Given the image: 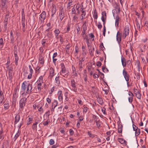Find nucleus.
I'll list each match as a JSON object with an SVG mask.
<instances>
[{"label": "nucleus", "instance_id": "f257e3e1", "mask_svg": "<svg viewBox=\"0 0 148 148\" xmlns=\"http://www.w3.org/2000/svg\"><path fill=\"white\" fill-rule=\"evenodd\" d=\"M60 66L62 70L60 73V74L64 77H65L66 76H67L69 75V72L66 70L64 63H61Z\"/></svg>", "mask_w": 148, "mask_h": 148}, {"label": "nucleus", "instance_id": "f03ea898", "mask_svg": "<svg viewBox=\"0 0 148 148\" xmlns=\"http://www.w3.org/2000/svg\"><path fill=\"white\" fill-rule=\"evenodd\" d=\"M27 98L22 97L19 101V106L20 108L23 109V108L25 106V103L27 102V98Z\"/></svg>", "mask_w": 148, "mask_h": 148}, {"label": "nucleus", "instance_id": "7ed1b4c3", "mask_svg": "<svg viewBox=\"0 0 148 148\" xmlns=\"http://www.w3.org/2000/svg\"><path fill=\"white\" fill-rule=\"evenodd\" d=\"M58 16L59 17V19L61 21L65 17V16L64 12V8L63 7L61 6L59 8V12L58 15Z\"/></svg>", "mask_w": 148, "mask_h": 148}, {"label": "nucleus", "instance_id": "20e7f679", "mask_svg": "<svg viewBox=\"0 0 148 148\" xmlns=\"http://www.w3.org/2000/svg\"><path fill=\"white\" fill-rule=\"evenodd\" d=\"M6 2L4 0H0V8L2 11L4 12L7 8Z\"/></svg>", "mask_w": 148, "mask_h": 148}, {"label": "nucleus", "instance_id": "39448f33", "mask_svg": "<svg viewBox=\"0 0 148 148\" xmlns=\"http://www.w3.org/2000/svg\"><path fill=\"white\" fill-rule=\"evenodd\" d=\"M129 28L128 25L125 26L123 33V37L124 39L128 35L129 32Z\"/></svg>", "mask_w": 148, "mask_h": 148}, {"label": "nucleus", "instance_id": "423d86ee", "mask_svg": "<svg viewBox=\"0 0 148 148\" xmlns=\"http://www.w3.org/2000/svg\"><path fill=\"white\" fill-rule=\"evenodd\" d=\"M46 13L45 11H43L40 15L39 19L41 23L44 22L46 17Z\"/></svg>", "mask_w": 148, "mask_h": 148}, {"label": "nucleus", "instance_id": "0eeeda50", "mask_svg": "<svg viewBox=\"0 0 148 148\" xmlns=\"http://www.w3.org/2000/svg\"><path fill=\"white\" fill-rule=\"evenodd\" d=\"M123 74L126 81L127 82H128L129 79L130 75L125 69L123 70Z\"/></svg>", "mask_w": 148, "mask_h": 148}, {"label": "nucleus", "instance_id": "6e6552de", "mask_svg": "<svg viewBox=\"0 0 148 148\" xmlns=\"http://www.w3.org/2000/svg\"><path fill=\"white\" fill-rule=\"evenodd\" d=\"M49 77L51 79H52L53 77L55 75L54 70L52 67H51L49 68Z\"/></svg>", "mask_w": 148, "mask_h": 148}, {"label": "nucleus", "instance_id": "1a4fd4ad", "mask_svg": "<svg viewBox=\"0 0 148 148\" xmlns=\"http://www.w3.org/2000/svg\"><path fill=\"white\" fill-rule=\"evenodd\" d=\"M12 72L13 68L12 67H10L8 71V77L9 80L11 81L13 77Z\"/></svg>", "mask_w": 148, "mask_h": 148}, {"label": "nucleus", "instance_id": "9d476101", "mask_svg": "<svg viewBox=\"0 0 148 148\" xmlns=\"http://www.w3.org/2000/svg\"><path fill=\"white\" fill-rule=\"evenodd\" d=\"M29 69L30 73H29V74L28 75L27 78L28 79H30L32 78V74L33 73L34 71L32 68V66L31 65H29Z\"/></svg>", "mask_w": 148, "mask_h": 148}, {"label": "nucleus", "instance_id": "9b49d317", "mask_svg": "<svg viewBox=\"0 0 148 148\" xmlns=\"http://www.w3.org/2000/svg\"><path fill=\"white\" fill-rule=\"evenodd\" d=\"M25 18L23 17V18H22L21 20V25H22V30L23 32H24L25 31Z\"/></svg>", "mask_w": 148, "mask_h": 148}, {"label": "nucleus", "instance_id": "f8f14e48", "mask_svg": "<svg viewBox=\"0 0 148 148\" xmlns=\"http://www.w3.org/2000/svg\"><path fill=\"white\" fill-rule=\"evenodd\" d=\"M122 34L121 33L118 32L116 35V40L119 43L121 41Z\"/></svg>", "mask_w": 148, "mask_h": 148}, {"label": "nucleus", "instance_id": "ddd939ff", "mask_svg": "<svg viewBox=\"0 0 148 148\" xmlns=\"http://www.w3.org/2000/svg\"><path fill=\"white\" fill-rule=\"evenodd\" d=\"M118 124V131L119 133H121L122 132L123 125L122 124H120V122H117Z\"/></svg>", "mask_w": 148, "mask_h": 148}, {"label": "nucleus", "instance_id": "4468645a", "mask_svg": "<svg viewBox=\"0 0 148 148\" xmlns=\"http://www.w3.org/2000/svg\"><path fill=\"white\" fill-rule=\"evenodd\" d=\"M58 99L60 101H62L63 96L62 92L61 90L59 91L58 93Z\"/></svg>", "mask_w": 148, "mask_h": 148}, {"label": "nucleus", "instance_id": "2eb2a0df", "mask_svg": "<svg viewBox=\"0 0 148 148\" xmlns=\"http://www.w3.org/2000/svg\"><path fill=\"white\" fill-rule=\"evenodd\" d=\"M120 18L118 15L116 16L115 17V25L116 27H118L119 24V21Z\"/></svg>", "mask_w": 148, "mask_h": 148}, {"label": "nucleus", "instance_id": "dca6fc26", "mask_svg": "<svg viewBox=\"0 0 148 148\" xmlns=\"http://www.w3.org/2000/svg\"><path fill=\"white\" fill-rule=\"evenodd\" d=\"M27 83L26 81L24 82L22 84L21 86V89L22 90H23L24 91H25L27 87V85H26V84Z\"/></svg>", "mask_w": 148, "mask_h": 148}, {"label": "nucleus", "instance_id": "f3484780", "mask_svg": "<svg viewBox=\"0 0 148 148\" xmlns=\"http://www.w3.org/2000/svg\"><path fill=\"white\" fill-rule=\"evenodd\" d=\"M32 84L31 83H29L28 86H27V91L29 92H32Z\"/></svg>", "mask_w": 148, "mask_h": 148}, {"label": "nucleus", "instance_id": "a211bd4d", "mask_svg": "<svg viewBox=\"0 0 148 148\" xmlns=\"http://www.w3.org/2000/svg\"><path fill=\"white\" fill-rule=\"evenodd\" d=\"M58 103V102L56 100H54L53 102L52 103L51 106L52 109L53 110V111H54L55 108L57 106Z\"/></svg>", "mask_w": 148, "mask_h": 148}, {"label": "nucleus", "instance_id": "6ab92c4d", "mask_svg": "<svg viewBox=\"0 0 148 148\" xmlns=\"http://www.w3.org/2000/svg\"><path fill=\"white\" fill-rule=\"evenodd\" d=\"M121 61L123 66L124 67L126 66V60L125 58L123 57V56L121 57Z\"/></svg>", "mask_w": 148, "mask_h": 148}, {"label": "nucleus", "instance_id": "aec40b11", "mask_svg": "<svg viewBox=\"0 0 148 148\" xmlns=\"http://www.w3.org/2000/svg\"><path fill=\"white\" fill-rule=\"evenodd\" d=\"M118 140L122 144H125L126 145L127 144V142L123 138H118Z\"/></svg>", "mask_w": 148, "mask_h": 148}, {"label": "nucleus", "instance_id": "412c9836", "mask_svg": "<svg viewBox=\"0 0 148 148\" xmlns=\"http://www.w3.org/2000/svg\"><path fill=\"white\" fill-rule=\"evenodd\" d=\"M20 119V116L18 114H17L16 115L15 117V121L14 122V124H16L18 122Z\"/></svg>", "mask_w": 148, "mask_h": 148}, {"label": "nucleus", "instance_id": "4be33fe9", "mask_svg": "<svg viewBox=\"0 0 148 148\" xmlns=\"http://www.w3.org/2000/svg\"><path fill=\"white\" fill-rule=\"evenodd\" d=\"M38 123L37 121H35V123H33L32 125V129L33 130H37V125Z\"/></svg>", "mask_w": 148, "mask_h": 148}, {"label": "nucleus", "instance_id": "5701e85b", "mask_svg": "<svg viewBox=\"0 0 148 148\" xmlns=\"http://www.w3.org/2000/svg\"><path fill=\"white\" fill-rule=\"evenodd\" d=\"M51 12L52 14H54L56 11V5H53L52 8L51 9Z\"/></svg>", "mask_w": 148, "mask_h": 148}, {"label": "nucleus", "instance_id": "b1692460", "mask_svg": "<svg viewBox=\"0 0 148 148\" xmlns=\"http://www.w3.org/2000/svg\"><path fill=\"white\" fill-rule=\"evenodd\" d=\"M86 31H82L81 35L82 36V38L84 39H85L87 38L88 37V36L85 34Z\"/></svg>", "mask_w": 148, "mask_h": 148}, {"label": "nucleus", "instance_id": "393cba45", "mask_svg": "<svg viewBox=\"0 0 148 148\" xmlns=\"http://www.w3.org/2000/svg\"><path fill=\"white\" fill-rule=\"evenodd\" d=\"M43 57L42 55H40L39 56V60L40 63L41 64H43L44 63V60H43Z\"/></svg>", "mask_w": 148, "mask_h": 148}, {"label": "nucleus", "instance_id": "a878e982", "mask_svg": "<svg viewBox=\"0 0 148 148\" xmlns=\"http://www.w3.org/2000/svg\"><path fill=\"white\" fill-rule=\"evenodd\" d=\"M14 56L15 59V63L16 66L18 65V57L16 53H14Z\"/></svg>", "mask_w": 148, "mask_h": 148}, {"label": "nucleus", "instance_id": "bb28decb", "mask_svg": "<svg viewBox=\"0 0 148 148\" xmlns=\"http://www.w3.org/2000/svg\"><path fill=\"white\" fill-rule=\"evenodd\" d=\"M82 27L83 28V30L82 31H86L87 29V22L86 21H85L82 26Z\"/></svg>", "mask_w": 148, "mask_h": 148}, {"label": "nucleus", "instance_id": "cd10ccee", "mask_svg": "<svg viewBox=\"0 0 148 148\" xmlns=\"http://www.w3.org/2000/svg\"><path fill=\"white\" fill-rule=\"evenodd\" d=\"M136 97L138 99H140L141 98V94L140 93L139 91H137L135 94Z\"/></svg>", "mask_w": 148, "mask_h": 148}, {"label": "nucleus", "instance_id": "c85d7f7f", "mask_svg": "<svg viewBox=\"0 0 148 148\" xmlns=\"http://www.w3.org/2000/svg\"><path fill=\"white\" fill-rule=\"evenodd\" d=\"M93 17L94 18L97 19L98 17L97 13V12L96 10H94V13L93 14Z\"/></svg>", "mask_w": 148, "mask_h": 148}, {"label": "nucleus", "instance_id": "c756f323", "mask_svg": "<svg viewBox=\"0 0 148 148\" xmlns=\"http://www.w3.org/2000/svg\"><path fill=\"white\" fill-rule=\"evenodd\" d=\"M4 44L3 39L1 38L0 39V48H2L3 47Z\"/></svg>", "mask_w": 148, "mask_h": 148}, {"label": "nucleus", "instance_id": "7c9ffc66", "mask_svg": "<svg viewBox=\"0 0 148 148\" xmlns=\"http://www.w3.org/2000/svg\"><path fill=\"white\" fill-rule=\"evenodd\" d=\"M81 11L82 12V14L81 15V16L82 17V18L81 19H83L85 17V16L86 14V13L85 11L82 10Z\"/></svg>", "mask_w": 148, "mask_h": 148}, {"label": "nucleus", "instance_id": "2f4dec72", "mask_svg": "<svg viewBox=\"0 0 148 148\" xmlns=\"http://www.w3.org/2000/svg\"><path fill=\"white\" fill-rule=\"evenodd\" d=\"M69 47H68V45H66L65 47V50L66 53L68 54L69 55Z\"/></svg>", "mask_w": 148, "mask_h": 148}, {"label": "nucleus", "instance_id": "473e14b6", "mask_svg": "<svg viewBox=\"0 0 148 148\" xmlns=\"http://www.w3.org/2000/svg\"><path fill=\"white\" fill-rule=\"evenodd\" d=\"M135 21L136 22V26L138 29L140 30V25L139 23H138V20L136 18L135 20Z\"/></svg>", "mask_w": 148, "mask_h": 148}, {"label": "nucleus", "instance_id": "72a5a7b5", "mask_svg": "<svg viewBox=\"0 0 148 148\" xmlns=\"http://www.w3.org/2000/svg\"><path fill=\"white\" fill-rule=\"evenodd\" d=\"M55 80L56 81V83L58 85L60 84L59 76L56 77Z\"/></svg>", "mask_w": 148, "mask_h": 148}, {"label": "nucleus", "instance_id": "f704fd0d", "mask_svg": "<svg viewBox=\"0 0 148 148\" xmlns=\"http://www.w3.org/2000/svg\"><path fill=\"white\" fill-rule=\"evenodd\" d=\"M140 130L139 128H138L137 130L136 131L135 134V136H137L138 135H139L140 134Z\"/></svg>", "mask_w": 148, "mask_h": 148}, {"label": "nucleus", "instance_id": "c9c22d12", "mask_svg": "<svg viewBox=\"0 0 148 148\" xmlns=\"http://www.w3.org/2000/svg\"><path fill=\"white\" fill-rule=\"evenodd\" d=\"M32 120V117H29L28 120L27 121V124L29 125L31 123V121Z\"/></svg>", "mask_w": 148, "mask_h": 148}, {"label": "nucleus", "instance_id": "e433bc0d", "mask_svg": "<svg viewBox=\"0 0 148 148\" xmlns=\"http://www.w3.org/2000/svg\"><path fill=\"white\" fill-rule=\"evenodd\" d=\"M20 134L19 131H18L15 134V136L14 138V140H15L18 137Z\"/></svg>", "mask_w": 148, "mask_h": 148}, {"label": "nucleus", "instance_id": "4c0bfd02", "mask_svg": "<svg viewBox=\"0 0 148 148\" xmlns=\"http://www.w3.org/2000/svg\"><path fill=\"white\" fill-rule=\"evenodd\" d=\"M71 85L72 86H76L75 82L74 80L73 79H71Z\"/></svg>", "mask_w": 148, "mask_h": 148}, {"label": "nucleus", "instance_id": "58836bf2", "mask_svg": "<svg viewBox=\"0 0 148 148\" xmlns=\"http://www.w3.org/2000/svg\"><path fill=\"white\" fill-rule=\"evenodd\" d=\"M87 134L91 138H93L95 137V135L93 134H92L91 132L90 131H88L87 132Z\"/></svg>", "mask_w": 148, "mask_h": 148}, {"label": "nucleus", "instance_id": "ea45409f", "mask_svg": "<svg viewBox=\"0 0 148 148\" xmlns=\"http://www.w3.org/2000/svg\"><path fill=\"white\" fill-rule=\"evenodd\" d=\"M28 92L27 91H26V92L24 91V92L22 94V97H25L27 96V94L28 93Z\"/></svg>", "mask_w": 148, "mask_h": 148}, {"label": "nucleus", "instance_id": "a19ab883", "mask_svg": "<svg viewBox=\"0 0 148 148\" xmlns=\"http://www.w3.org/2000/svg\"><path fill=\"white\" fill-rule=\"evenodd\" d=\"M68 93L67 92H66L64 94V95L65 97V99L67 101H69V99L68 97Z\"/></svg>", "mask_w": 148, "mask_h": 148}, {"label": "nucleus", "instance_id": "79ce46f5", "mask_svg": "<svg viewBox=\"0 0 148 148\" xmlns=\"http://www.w3.org/2000/svg\"><path fill=\"white\" fill-rule=\"evenodd\" d=\"M10 38L11 41H13L14 40V36L13 35V32L11 30L10 32Z\"/></svg>", "mask_w": 148, "mask_h": 148}, {"label": "nucleus", "instance_id": "37998d69", "mask_svg": "<svg viewBox=\"0 0 148 148\" xmlns=\"http://www.w3.org/2000/svg\"><path fill=\"white\" fill-rule=\"evenodd\" d=\"M42 86V84L40 83H38L37 85V88L39 91L41 90V88Z\"/></svg>", "mask_w": 148, "mask_h": 148}, {"label": "nucleus", "instance_id": "c03bdc74", "mask_svg": "<svg viewBox=\"0 0 148 148\" xmlns=\"http://www.w3.org/2000/svg\"><path fill=\"white\" fill-rule=\"evenodd\" d=\"M8 103H5L4 105V107L5 110H7L8 109Z\"/></svg>", "mask_w": 148, "mask_h": 148}, {"label": "nucleus", "instance_id": "a18cd8bd", "mask_svg": "<svg viewBox=\"0 0 148 148\" xmlns=\"http://www.w3.org/2000/svg\"><path fill=\"white\" fill-rule=\"evenodd\" d=\"M92 118L94 120L95 122H96L97 121V119H98V118H97V116L95 115L92 114Z\"/></svg>", "mask_w": 148, "mask_h": 148}, {"label": "nucleus", "instance_id": "49530a36", "mask_svg": "<svg viewBox=\"0 0 148 148\" xmlns=\"http://www.w3.org/2000/svg\"><path fill=\"white\" fill-rule=\"evenodd\" d=\"M99 103L100 104H102L103 103V101L102 99L101 98H99L98 100Z\"/></svg>", "mask_w": 148, "mask_h": 148}, {"label": "nucleus", "instance_id": "de8ad7c7", "mask_svg": "<svg viewBox=\"0 0 148 148\" xmlns=\"http://www.w3.org/2000/svg\"><path fill=\"white\" fill-rule=\"evenodd\" d=\"M142 61L143 64H146L147 63V61H146L145 60V59L144 58L142 57H141Z\"/></svg>", "mask_w": 148, "mask_h": 148}, {"label": "nucleus", "instance_id": "09e8293b", "mask_svg": "<svg viewBox=\"0 0 148 148\" xmlns=\"http://www.w3.org/2000/svg\"><path fill=\"white\" fill-rule=\"evenodd\" d=\"M99 74L101 76L100 77L101 79H103L104 78V75L103 73L101 72L100 71H99Z\"/></svg>", "mask_w": 148, "mask_h": 148}, {"label": "nucleus", "instance_id": "8fccbe9b", "mask_svg": "<svg viewBox=\"0 0 148 148\" xmlns=\"http://www.w3.org/2000/svg\"><path fill=\"white\" fill-rule=\"evenodd\" d=\"M9 14H6L5 15V18L4 20L5 21H8V18H9Z\"/></svg>", "mask_w": 148, "mask_h": 148}, {"label": "nucleus", "instance_id": "3c124183", "mask_svg": "<svg viewBox=\"0 0 148 148\" xmlns=\"http://www.w3.org/2000/svg\"><path fill=\"white\" fill-rule=\"evenodd\" d=\"M96 125L98 127H99L100 126V123L99 121V120L98 121H97L96 122Z\"/></svg>", "mask_w": 148, "mask_h": 148}, {"label": "nucleus", "instance_id": "603ef678", "mask_svg": "<svg viewBox=\"0 0 148 148\" xmlns=\"http://www.w3.org/2000/svg\"><path fill=\"white\" fill-rule=\"evenodd\" d=\"M54 32L55 35L58 34L60 33V31L58 29H56Z\"/></svg>", "mask_w": 148, "mask_h": 148}, {"label": "nucleus", "instance_id": "864d4df0", "mask_svg": "<svg viewBox=\"0 0 148 148\" xmlns=\"http://www.w3.org/2000/svg\"><path fill=\"white\" fill-rule=\"evenodd\" d=\"M54 143V141L53 139H51L49 140V144L50 145H53Z\"/></svg>", "mask_w": 148, "mask_h": 148}, {"label": "nucleus", "instance_id": "5fc2aeb1", "mask_svg": "<svg viewBox=\"0 0 148 148\" xmlns=\"http://www.w3.org/2000/svg\"><path fill=\"white\" fill-rule=\"evenodd\" d=\"M133 129L134 131H135L138 129V128L135 125L133 124L132 125Z\"/></svg>", "mask_w": 148, "mask_h": 148}, {"label": "nucleus", "instance_id": "6e6d98bb", "mask_svg": "<svg viewBox=\"0 0 148 148\" xmlns=\"http://www.w3.org/2000/svg\"><path fill=\"white\" fill-rule=\"evenodd\" d=\"M102 16L103 15L104 16V18H106V11H103V12L102 13Z\"/></svg>", "mask_w": 148, "mask_h": 148}, {"label": "nucleus", "instance_id": "4d7b16f0", "mask_svg": "<svg viewBox=\"0 0 148 148\" xmlns=\"http://www.w3.org/2000/svg\"><path fill=\"white\" fill-rule=\"evenodd\" d=\"M76 12L75 9V7H73L72 8V14H75Z\"/></svg>", "mask_w": 148, "mask_h": 148}, {"label": "nucleus", "instance_id": "13d9d810", "mask_svg": "<svg viewBox=\"0 0 148 148\" xmlns=\"http://www.w3.org/2000/svg\"><path fill=\"white\" fill-rule=\"evenodd\" d=\"M50 121H48V120H47L46 121H44L43 123V124L44 125H47L49 122Z\"/></svg>", "mask_w": 148, "mask_h": 148}, {"label": "nucleus", "instance_id": "bf43d9fd", "mask_svg": "<svg viewBox=\"0 0 148 148\" xmlns=\"http://www.w3.org/2000/svg\"><path fill=\"white\" fill-rule=\"evenodd\" d=\"M75 52L77 53V54L79 52V48L78 47L76 46L75 47Z\"/></svg>", "mask_w": 148, "mask_h": 148}, {"label": "nucleus", "instance_id": "052dcab7", "mask_svg": "<svg viewBox=\"0 0 148 148\" xmlns=\"http://www.w3.org/2000/svg\"><path fill=\"white\" fill-rule=\"evenodd\" d=\"M76 30L77 32H79L80 30V27L79 25H77L76 26Z\"/></svg>", "mask_w": 148, "mask_h": 148}, {"label": "nucleus", "instance_id": "680f3d73", "mask_svg": "<svg viewBox=\"0 0 148 148\" xmlns=\"http://www.w3.org/2000/svg\"><path fill=\"white\" fill-rule=\"evenodd\" d=\"M97 27L98 28L100 29H101L102 27V25L100 22H99L98 23Z\"/></svg>", "mask_w": 148, "mask_h": 148}, {"label": "nucleus", "instance_id": "e2e57ef3", "mask_svg": "<svg viewBox=\"0 0 148 148\" xmlns=\"http://www.w3.org/2000/svg\"><path fill=\"white\" fill-rule=\"evenodd\" d=\"M101 63L100 62L98 61L97 62V63H96L97 66L100 67L101 66Z\"/></svg>", "mask_w": 148, "mask_h": 148}, {"label": "nucleus", "instance_id": "0e129e2a", "mask_svg": "<svg viewBox=\"0 0 148 148\" xmlns=\"http://www.w3.org/2000/svg\"><path fill=\"white\" fill-rule=\"evenodd\" d=\"M69 133L70 135H72L74 134V131L72 129H70L69 130Z\"/></svg>", "mask_w": 148, "mask_h": 148}, {"label": "nucleus", "instance_id": "69168bd1", "mask_svg": "<svg viewBox=\"0 0 148 148\" xmlns=\"http://www.w3.org/2000/svg\"><path fill=\"white\" fill-rule=\"evenodd\" d=\"M73 87V90L75 92H76L77 90V88L76 87V86H72Z\"/></svg>", "mask_w": 148, "mask_h": 148}, {"label": "nucleus", "instance_id": "338daca9", "mask_svg": "<svg viewBox=\"0 0 148 148\" xmlns=\"http://www.w3.org/2000/svg\"><path fill=\"white\" fill-rule=\"evenodd\" d=\"M135 74L136 76L137 79H140V77L139 73H135Z\"/></svg>", "mask_w": 148, "mask_h": 148}, {"label": "nucleus", "instance_id": "774afa93", "mask_svg": "<svg viewBox=\"0 0 148 148\" xmlns=\"http://www.w3.org/2000/svg\"><path fill=\"white\" fill-rule=\"evenodd\" d=\"M88 109V108L87 107H84V112L85 113H86Z\"/></svg>", "mask_w": 148, "mask_h": 148}]
</instances>
